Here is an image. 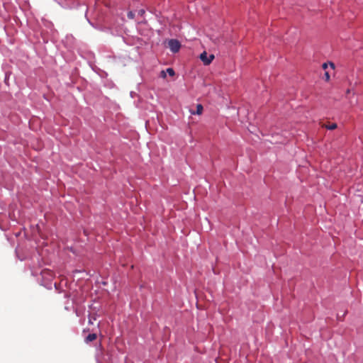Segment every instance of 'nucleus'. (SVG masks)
Here are the masks:
<instances>
[{
	"label": "nucleus",
	"instance_id": "nucleus-2",
	"mask_svg": "<svg viewBox=\"0 0 363 363\" xmlns=\"http://www.w3.org/2000/svg\"><path fill=\"white\" fill-rule=\"evenodd\" d=\"M167 43V45H170V46H172V45H181V43L180 42L177 40V39H170V40H166L164 42V45H166V44Z\"/></svg>",
	"mask_w": 363,
	"mask_h": 363
},
{
	"label": "nucleus",
	"instance_id": "nucleus-8",
	"mask_svg": "<svg viewBox=\"0 0 363 363\" xmlns=\"http://www.w3.org/2000/svg\"><path fill=\"white\" fill-rule=\"evenodd\" d=\"M324 79L327 82H328L330 79V76L328 72H325L324 74Z\"/></svg>",
	"mask_w": 363,
	"mask_h": 363
},
{
	"label": "nucleus",
	"instance_id": "nucleus-1",
	"mask_svg": "<svg viewBox=\"0 0 363 363\" xmlns=\"http://www.w3.org/2000/svg\"><path fill=\"white\" fill-rule=\"evenodd\" d=\"M199 57L205 65H208L211 63V62L214 59L215 56L213 54L208 55V53L206 51H203L200 55Z\"/></svg>",
	"mask_w": 363,
	"mask_h": 363
},
{
	"label": "nucleus",
	"instance_id": "nucleus-12",
	"mask_svg": "<svg viewBox=\"0 0 363 363\" xmlns=\"http://www.w3.org/2000/svg\"><path fill=\"white\" fill-rule=\"evenodd\" d=\"M328 65H330V67L333 69H335V65H334V63H333V62H328Z\"/></svg>",
	"mask_w": 363,
	"mask_h": 363
},
{
	"label": "nucleus",
	"instance_id": "nucleus-11",
	"mask_svg": "<svg viewBox=\"0 0 363 363\" xmlns=\"http://www.w3.org/2000/svg\"><path fill=\"white\" fill-rule=\"evenodd\" d=\"M328 62H325V63H323V64L322 65V68H323V69H326L328 68Z\"/></svg>",
	"mask_w": 363,
	"mask_h": 363
},
{
	"label": "nucleus",
	"instance_id": "nucleus-3",
	"mask_svg": "<svg viewBox=\"0 0 363 363\" xmlns=\"http://www.w3.org/2000/svg\"><path fill=\"white\" fill-rule=\"evenodd\" d=\"M203 108L201 104H197L196 105V111H191V113L193 115L197 114L201 115L203 112Z\"/></svg>",
	"mask_w": 363,
	"mask_h": 363
},
{
	"label": "nucleus",
	"instance_id": "nucleus-4",
	"mask_svg": "<svg viewBox=\"0 0 363 363\" xmlns=\"http://www.w3.org/2000/svg\"><path fill=\"white\" fill-rule=\"evenodd\" d=\"M96 337H97L96 334H95V333L89 334L85 338V342L86 343H88L89 342H92V341L95 340L96 339Z\"/></svg>",
	"mask_w": 363,
	"mask_h": 363
},
{
	"label": "nucleus",
	"instance_id": "nucleus-7",
	"mask_svg": "<svg viewBox=\"0 0 363 363\" xmlns=\"http://www.w3.org/2000/svg\"><path fill=\"white\" fill-rule=\"evenodd\" d=\"M170 50L172 53H177L179 51L180 47H169Z\"/></svg>",
	"mask_w": 363,
	"mask_h": 363
},
{
	"label": "nucleus",
	"instance_id": "nucleus-10",
	"mask_svg": "<svg viewBox=\"0 0 363 363\" xmlns=\"http://www.w3.org/2000/svg\"><path fill=\"white\" fill-rule=\"evenodd\" d=\"M160 77H161L162 78H164H164H166V77H167V72H166V71H165V70H162V71L160 72Z\"/></svg>",
	"mask_w": 363,
	"mask_h": 363
},
{
	"label": "nucleus",
	"instance_id": "nucleus-6",
	"mask_svg": "<svg viewBox=\"0 0 363 363\" xmlns=\"http://www.w3.org/2000/svg\"><path fill=\"white\" fill-rule=\"evenodd\" d=\"M165 71L167 74L171 77H173L175 74L174 70L172 68H167Z\"/></svg>",
	"mask_w": 363,
	"mask_h": 363
},
{
	"label": "nucleus",
	"instance_id": "nucleus-5",
	"mask_svg": "<svg viewBox=\"0 0 363 363\" xmlns=\"http://www.w3.org/2000/svg\"><path fill=\"white\" fill-rule=\"evenodd\" d=\"M327 129L328 130H335L337 128V124L336 123H332L330 125H324Z\"/></svg>",
	"mask_w": 363,
	"mask_h": 363
},
{
	"label": "nucleus",
	"instance_id": "nucleus-9",
	"mask_svg": "<svg viewBox=\"0 0 363 363\" xmlns=\"http://www.w3.org/2000/svg\"><path fill=\"white\" fill-rule=\"evenodd\" d=\"M135 16V13L133 11H129L128 13V18L130 19H133Z\"/></svg>",
	"mask_w": 363,
	"mask_h": 363
},
{
	"label": "nucleus",
	"instance_id": "nucleus-13",
	"mask_svg": "<svg viewBox=\"0 0 363 363\" xmlns=\"http://www.w3.org/2000/svg\"><path fill=\"white\" fill-rule=\"evenodd\" d=\"M145 13V11H144L143 9H141V10H140V11H138V13H139L140 15H141V16H142V15H143V13Z\"/></svg>",
	"mask_w": 363,
	"mask_h": 363
}]
</instances>
